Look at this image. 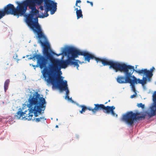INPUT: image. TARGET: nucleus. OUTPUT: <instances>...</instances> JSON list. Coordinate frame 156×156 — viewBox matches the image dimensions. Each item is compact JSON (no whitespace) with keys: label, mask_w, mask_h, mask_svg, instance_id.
<instances>
[{"label":"nucleus","mask_w":156,"mask_h":156,"mask_svg":"<svg viewBox=\"0 0 156 156\" xmlns=\"http://www.w3.org/2000/svg\"><path fill=\"white\" fill-rule=\"evenodd\" d=\"M101 63L103 66L109 65L110 68H112L115 70V72L118 71L123 72L125 74V76H119L116 80L119 83H129L134 90H135L134 84L137 83L144 84L146 82V78H143V80L137 79L134 76H132L135 70L133 66L127 65L125 63H120L117 62L112 60H109L105 58L102 59Z\"/></svg>","instance_id":"obj_1"},{"label":"nucleus","mask_w":156,"mask_h":156,"mask_svg":"<svg viewBox=\"0 0 156 156\" xmlns=\"http://www.w3.org/2000/svg\"><path fill=\"white\" fill-rule=\"evenodd\" d=\"M28 105L29 108L28 110L23 112L21 110L17 112L15 115L17 119L30 120L33 116V113L35 117H37L44 113L46 107V101L44 98L41 97L38 92H35L32 96L31 95L28 100Z\"/></svg>","instance_id":"obj_2"},{"label":"nucleus","mask_w":156,"mask_h":156,"mask_svg":"<svg viewBox=\"0 0 156 156\" xmlns=\"http://www.w3.org/2000/svg\"><path fill=\"white\" fill-rule=\"evenodd\" d=\"M69 57L66 60H60L55 58L51 62V64L48 68H44L42 74L43 77L46 81L56 80V76L57 72L61 68H66L68 65H69Z\"/></svg>","instance_id":"obj_3"},{"label":"nucleus","mask_w":156,"mask_h":156,"mask_svg":"<svg viewBox=\"0 0 156 156\" xmlns=\"http://www.w3.org/2000/svg\"><path fill=\"white\" fill-rule=\"evenodd\" d=\"M67 52L69 54L71 55L69 57V65H73L74 67L76 66L78 69L79 65L78 62L82 64L83 62H80L79 60H76L75 58L78 57V55H83L84 57V59L88 62H90V59H94L97 63L101 62L102 58H99L94 56L93 55L90 54L86 51H81L75 48L70 47L67 49Z\"/></svg>","instance_id":"obj_4"},{"label":"nucleus","mask_w":156,"mask_h":156,"mask_svg":"<svg viewBox=\"0 0 156 156\" xmlns=\"http://www.w3.org/2000/svg\"><path fill=\"white\" fill-rule=\"evenodd\" d=\"M37 0H25L23 1V6L24 7V12L22 15L23 16L27 10V7L31 9L30 14L26 18V22L29 27L38 23V16L39 11L36 7V5H38Z\"/></svg>","instance_id":"obj_5"},{"label":"nucleus","mask_w":156,"mask_h":156,"mask_svg":"<svg viewBox=\"0 0 156 156\" xmlns=\"http://www.w3.org/2000/svg\"><path fill=\"white\" fill-rule=\"evenodd\" d=\"M38 5H40L39 9L41 10L45 9V12L39 16L40 18H44L48 16V12L50 11L51 14H54L57 10V3L52 0H37Z\"/></svg>","instance_id":"obj_6"},{"label":"nucleus","mask_w":156,"mask_h":156,"mask_svg":"<svg viewBox=\"0 0 156 156\" xmlns=\"http://www.w3.org/2000/svg\"><path fill=\"white\" fill-rule=\"evenodd\" d=\"M146 116V115L144 114H141L139 112L134 113L130 111L123 114L121 120L127 124L132 126L137 120L142 118L144 119Z\"/></svg>","instance_id":"obj_7"},{"label":"nucleus","mask_w":156,"mask_h":156,"mask_svg":"<svg viewBox=\"0 0 156 156\" xmlns=\"http://www.w3.org/2000/svg\"><path fill=\"white\" fill-rule=\"evenodd\" d=\"M49 83H51L53 87L58 88L61 90H66V95H69V91L67 87V81L63 80L62 76L57 77L56 80H47Z\"/></svg>","instance_id":"obj_8"},{"label":"nucleus","mask_w":156,"mask_h":156,"mask_svg":"<svg viewBox=\"0 0 156 156\" xmlns=\"http://www.w3.org/2000/svg\"><path fill=\"white\" fill-rule=\"evenodd\" d=\"M36 58L37 60V64L36 65H32V66L34 67V69H35L36 68L38 67L41 69L43 68H46V65L47 64V61L44 56L41 55L40 54L35 53L33 55H32L30 58V59H32Z\"/></svg>","instance_id":"obj_9"},{"label":"nucleus","mask_w":156,"mask_h":156,"mask_svg":"<svg viewBox=\"0 0 156 156\" xmlns=\"http://www.w3.org/2000/svg\"><path fill=\"white\" fill-rule=\"evenodd\" d=\"M66 53L67 51H66L65 50H64L61 53L57 54L52 51L50 49L49 46H45L44 47V55L45 56V57H44L45 58V59H47L46 61L47 63L48 60H49L51 62L54 58L51 53L53 55H55L57 56H58L63 54H66Z\"/></svg>","instance_id":"obj_10"},{"label":"nucleus","mask_w":156,"mask_h":156,"mask_svg":"<svg viewBox=\"0 0 156 156\" xmlns=\"http://www.w3.org/2000/svg\"><path fill=\"white\" fill-rule=\"evenodd\" d=\"M34 33H36L38 39H47V37L38 23L29 27Z\"/></svg>","instance_id":"obj_11"},{"label":"nucleus","mask_w":156,"mask_h":156,"mask_svg":"<svg viewBox=\"0 0 156 156\" xmlns=\"http://www.w3.org/2000/svg\"><path fill=\"white\" fill-rule=\"evenodd\" d=\"M155 69V68L154 67H153L151 69L150 71L148 70L147 69H143L140 70H136L135 72L136 73L140 74H144V75L146 76L145 77L146 78V80H147V78L149 80H150L151 78L153 75L152 72Z\"/></svg>","instance_id":"obj_12"},{"label":"nucleus","mask_w":156,"mask_h":156,"mask_svg":"<svg viewBox=\"0 0 156 156\" xmlns=\"http://www.w3.org/2000/svg\"><path fill=\"white\" fill-rule=\"evenodd\" d=\"M115 108V107L113 106H105L104 105L100 104H99V111L102 110L104 112L107 113H108L111 112L113 116L117 117V115L114 111V110Z\"/></svg>","instance_id":"obj_13"},{"label":"nucleus","mask_w":156,"mask_h":156,"mask_svg":"<svg viewBox=\"0 0 156 156\" xmlns=\"http://www.w3.org/2000/svg\"><path fill=\"white\" fill-rule=\"evenodd\" d=\"M94 107L93 108L90 107H86V106L83 105H80V107H81L82 109V110L80 111V112L82 114L83 112H84L87 110H88L91 111L93 114H95L97 112L99 111V104H94Z\"/></svg>","instance_id":"obj_14"},{"label":"nucleus","mask_w":156,"mask_h":156,"mask_svg":"<svg viewBox=\"0 0 156 156\" xmlns=\"http://www.w3.org/2000/svg\"><path fill=\"white\" fill-rule=\"evenodd\" d=\"M75 10H76V13L77 19H78L80 18H83V15L82 14V10L80 9H78V8H75Z\"/></svg>","instance_id":"obj_15"},{"label":"nucleus","mask_w":156,"mask_h":156,"mask_svg":"<svg viewBox=\"0 0 156 156\" xmlns=\"http://www.w3.org/2000/svg\"><path fill=\"white\" fill-rule=\"evenodd\" d=\"M156 108L152 106L151 108V113H148V115L150 117H151L156 115Z\"/></svg>","instance_id":"obj_16"},{"label":"nucleus","mask_w":156,"mask_h":156,"mask_svg":"<svg viewBox=\"0 0 156 156\" xmlns=\"http://www.w3.org/2000/svg\"><path fill=\"white\" fill-rule=\"evenodd\" d=\"M10 80L9 79L6 80L4 84V89L5 92H6V90L8 89L9 87V84L10 83Z\"/></svg>","instance_id":"obj_17"},{"label":"nucleus","mask_w":156,"mask_h":156,"mask_svg":"<svg viewBox=\"0 0 156 156\" xmlns=\"http://www.w3.org/2000/svg\"><path fill=\"white\" fill-rule=\"evenodd\" d=\"M36 122H43L46 119L44 118V116L40 117L39 118H36L34 119Z\"/></svg>","instance_id":"obj_18"},{"label":"nucleus","mask_w":156,"mask_h":156,"mask_svg":"<svg viewBox=\"0 0 156 156\" xmlns=\"http://www.w3.org/2000/svg\"><path fill=\"white\" fill-rule=\"evenodd\" d=\"M132 88V90L135 93L134 94L131 95L130 96V98H133L136 97V95L137 94L136 93V91L135 88V86L134 85L135 90H134L133 89V88Z\"/></svg>","instance_id":"obj_19"},{"label":"nucleus","mask_w":156,"mask_h":156,"mask_svg":"<svg viewBox=\"0 0 156 156\" xmlns=\"http://www.w3.org/2000/svg\"><path fill=\"white\" fill-rule=\"evenodd\" d=\"M137 106L139 108H144V105L142 103H140L139 104H138L137 105Z\"/></svg>","instance_id":"obj_20"},{"label":"nucleus","mask_w":156,"mask_h":156,"mask_svg":"<svg viewBox=\"0 0 156 156\" xmlns=\"http://www.w3.org/2000/svg\"><path fill=\"white\" fill-rule=\"evenodd\" d=\"M81 1L80 0H77L76 2V3L75 4V5L76 6H78L79 7L80 9V6H79L78 5V3H81Z\"/></svg>","instance_id":"obj_21"},{"label":"nucleus","mask_w":156,"mask_h":156,"mask_svg":"<svg viewBox=\"0 0 156 156\" xmlns=\"http://www.w3.org/2000/svg\"><path fill=\"white\" fill-rule=\"evenodd\" d=\"M69 95H66V97H65V99H66V98H67L69 100H72V99H71V98H70Z\"/></svg>","instance_id":"obj_22"},{"label":"nucleus","mask_w":156,"mask_h":156,"mask_svg":"<svg viewBox=\"0 0 156 156\" xmlns=\"http://www.w3.org/2000/svg\"><path fill=\"white\" fill-rule=\"evenodd\" d=\"M87 3H90V4L91 5V6H93V3L92 2H90L89 1H87Z\"/></svg>","instance_id":"obj_23"},{"label":"nucleus","mask_w":156,"mask_h":156,"mask_svg":"<svg viewBox=\"0 0 156 156\" xmlns=\"http://www.w3.org/2000/svg\"><path fill=\"white\" fill-rule=\"evenodd\" d=\"M153 100L154 102H156V97L153 96Z\"/></svg>","instance_id":"obj_24"},{"label":"nucleus","mask_w":156,"mask_h":156,"mask_svg":"<svg viewBox=\"0 0 156 156\" xmlns=\"http://www.w3.org/2000/svg\"><path fill=\"white\" fill-rule=\"evenodd\" d=\"M153 96H155V97H156V92H155L154 93V95Z\"/></svg>","instance_id":"obj_25"},{"label":"nucleus","mask_w":156,"mask_h":156,"mask_svg":"<svg viewBox=\"0 0 156 156\" xmlns=\"http://www.w3.org/2000/svg\"><path fill=\"white\" fill-rule=\"evenodd\" d=\"M55 127L56 128H58V125H56L55 126Z\"/></svg>","instance_id":"obj_26"},{"label":"nucleus","mask_w":156,"mask_h":156,"mask_svg":"<svg viewBox=\"0 0 156 156\" xmlns=\"http://www.w3.org/2000/svg\"><path fill=\"white\" fill-rule=\"evenodd\" d=\"M107 103H108V102H106L105 103V104H107Z\"/></svg>","instance_id":"obj_27"},{"label":"nucleus","mask_w":156,"mask_h":156,"mask_svg":"<svg viewBox=\"0 0 156 156\" xmlns=\"http://www.w3.org/2000/svg\"><path fill=\"white\" fill-rule=\"evenodd\" d=\"M16 57H17V55H16Z\"/></svg>","instance_id":"obj_28"},{"label":"nucleus","mask_w":156,"mask_h":156,"mask_svg":"<svg viewBox=\"0 0 156 156\" xmlns=\"http://www.w3.org/2000/svg\"><path fill=\"white\" fill-rule=\"evenodd\" d=\"M110 101V100H109L108 101V102H109Z\"/></svg>","instance_id":"obj_29"},{"label":"nucleus","mask_w":156,"mask_h":156,"mask_svg":"<svg viewBox=\"0 0 156 156\" xmlns=\"http://www.w3.org/2000/svg\"><path fill=\"white\" fill-rule=\"evenodd\" d=\"M40 40V41H41V40H41H41Z\"/></svg>","instance_id":"obj_30"},{"label":"nucleus","mask_w":156,"mask_h":156,"mask_svg":"<svg viewBox=\"0 0 156 156\" xmlns=\"http://www.w3.org/2000/svg\"><path fill=\"white\" fill-rule=\"evenodd\" d=\"M46 40V39H45V40Z\"/></svg>","instance_id":"obj_31"}]
</instances>
